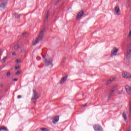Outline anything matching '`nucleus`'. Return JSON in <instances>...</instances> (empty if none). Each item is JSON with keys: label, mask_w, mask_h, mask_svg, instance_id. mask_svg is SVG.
I'll list each match as a JSON object with an SVG mask.
<instances>
[{"label": "nucleus", "mask_w": 131, "mask_h": 131, "mask_svg": "<svg viewBox=\"0 0 131 131\" xmlns=\"http://www.w3.org/2000/svg\"><path fill=\"white\" fill-rule=\"evenodd\" d=\"M59 121V116H56L54 117L53 119V123L55 124Z\"/></svg>", "instance_id": "nucleus-12"}, {"label": "nucleus", "mask_w": 131, "mask_h": 131, "mask_svg": "<svg viewBox=\"0 0 131 131\" xmlns=\"http://www.w3.org/2000/svg\"><path fill=\"white\" fill-rule=\"evenodd\" d=\"M130 54H131V45H129L127 47V51H126V58L129 59L130 58Z\"/></svg>", "instance_id": "nucleus-4"}, {"label": "nucleus", "mask_w": 131, "mask_h": 131, "mask_svg": "<svg viewBox=\"0 0 131 131\" xmlns=\"http://www.w3.org/2000/svg\"><path fill=\"white\" fill-rule=\"evenodd\" d=\"M45 29H43L41 32H40L38 37L37 38L35 41L33 43V46H36V45H37V43H38L39 42V41H40V40H42V37H43V35H45Z\"/></svg>", "instance_id": "nucleus-1"}, {"label": "nucleus", "mask_w": 131, "mask_h": 131, "mask_svg": "<svg viewBox=\"0 0 131 131\" xmlns=\"http://www.w3.org/2000/svg\"><path fill=\"white\" fill-rule=\"evenodd\" d=\"M21 98H22V96H21V95H18L17 96V99H21Z\"/></svg>", "instance_id": "nucleus-31"}, {"label": "nucleus", "mask_w": 131, "mask_h": 131, "mask_svg": "<svg viewBox=\"0 0 131 131\" xmlns=\"http://www.w3.org/2000/svg\"><path fill=\"white\" fill-rule=\"evenodd\" d=\"M128 2H129V0H128Z\"/></svg>", "instance_id": "nucleus-42"}, {"label": "nucleus", "mask_w": 131, "mask_h": 131, "mask_svg": "<svg viewBox=\"0 0 131 131\" xmlns=\"http://www.w3.org/2000/svg\"><path fill=\"white\" fill-rule=\"evenodd\" d=\"M36 59L38 61H39V60H41V58L40 57H37Z\"/></svg>", "instance_id": "nucleus-29"}, {"label": "nucleus", "mask_w": 131, "mask_h": 131, "mask_svg": "<svg viewBox=\"0 0 131 131\" xmlns=\"http://www.w3.org/2000/svg\"><path fill=\"white\" fill-rule=\"evenodd\" d=\"M83 107H86V104H85L84 105L82 106Z\"/></svg>", "instance_id": "nucleus-36"}, {"label": "nucleus", "mask_w": 131, "mask_h": 131, "mask_svg": "<svg viewBox=\"0 0 131 131\" xmlns=\"http://www.w3.org/2000/svg\"><path fill=\"white\" fill-rule=\"evenodd\" d=\"M38 95H37V92H36V90H33V95L32 97V101L33 103H35L36 102L37 99H38Z\"/></svg>", "instance_id": "nucleus-2"}, {"label": "nucleus", "mask_w": 131, "mask_h": 131, "mask_svg": "<svg viewBox=\"0 0 131 131\" xmlns=\"http://www.w3.org/2000/svg\"><path fill=\"white\" fill-rule=\"evenodd\" d=\"M21 53H24L25 52V49H23V50H21Z\"/></svg>", "instance_id": "nucleus-32"}, {"label": "nucleus", "mask_w": 131, "mask_h": 131, "mask_svg": "<svg viewBox=\"0 0 131 131\" xmlns=\"http://www.w3.org/2000/svg\"><path fill=\"white\" fill-rule=\"evenodd\" d=\"M21 72H22L21 71H17L16 73V75H19V74H20V73H21Z\"/></svg>", "instance_id": "nucleus-24"}, {"label": "nucleus", "mask_w": 131, "mask_h": 131, "mask_svg": "<svg viewBox=\"0 0 131 131\" xmlns=\"http://www.w3.org/2000/svg\"><path fill=\"white\" fill-rule=\"evenodd\" d=\"M129 115L130 116H131V102H129Z\"/></svg>", "instance_id": "nucleus-18"}, {"label": "nucleus", "mask_w": 131, "mask_h": 131, "mask_svg": "<svg viewBox=\"0 0 131 131\" xmlns=\"http://www.w3.org/2000/svg\"><path fill=\"white\" fill-rule=\"evenodd\" d=\"M7 76H10V75H11V73L10 72H8L6 74Z\"/></svg>", "instance_id": "nucleus-27"}, {"label": "nucleus", "mask_w": 131, "mask_h": 131, "mask_svg": "<svg viewBox=\"0 0 131 131\" xmlns=\"http://www.w3.org/2000/svg\"><path fill=\"white\" fill-rule=\"evenodd\" d=\"M40 130L42 131H49V130L46 128H40Z\"/></svg>", "instance_id": "nucleus-23"}, {"label": "nucleus", "mask_w": 131, "mask_h": 131, "mask_svg": "<svg viewBox=\"0 0 131 131\" xmlns=\"http://www.w3.org/2000/svg\"><path fill=\"white\" fill-rule=\"evenodd\" d=\"M43 58H45V56H43Z\"/></svg>", "instance_id": "nucleus-41"}, {"label": "nucleus", "mask_w": 131, "mask_h": 131, "mask_svg": "<svg viewBox=\"0 0 131 131\" xmlns=\"http://www.w3.org/2000/svg\"><path fill=\"white\" fill-rule=\"evenodd\" d=\"M6 61H7V57H5L3 59H2L1 61L2 63H6Z\"/></svg>", "instance_id": "nucleus-20"}, {"label": "nucleus", "mask_w": 131, "mask_h": 131, "mask_svg": "<svg viewBox=\"0 0 131 131\" xmlns=\"http://www.w3.org/2000/svg\"><path fill=\"white\" fill-rule=\"evenodd\" d=\"M15 50H18V49H20V46L19 45H16L14 46Z\"/></svg>", "instance_id": "nucleus-22"}, {"label": "nucleus", "mask_w": 131, "mask_h": 131, "mask_svg": "<svg viewBox=\"0 0 131 131\" xmlns=\"http://www.w3.org/2000/svg\"><path fill=\"white\" fill-rule=\"evenodd\" d=\"M15 18H20V17H21V15L15 13Z\"/></svg>", "instance_id": "nucleus-21"}, {"label": "nucleus", "mask_w": 131, "mask_h": 131, "mask_svg": "<svg viewBox=\"0 0 131 131\" xmlns=\"http://www.w3.org/2000/svg\"><path fill=\"white\" fill-rule=\"evenodd\" d=\"M84 14V11H83V10H82V11H80L78 13L77 16H76V18L77 20H78V19H80V18H81V17H82V15Z\"/></svg>", "instance_id": "nucleus-6"}, {"label": "nucleus", "mask_w": 131, "mask_h": 131, "mask_svg": "<svg viewBox=\"0 0 131 131\" xmlns=\"http://www.w3.org/2000/svg\"><path fill=\"white\" fill-rule=\"evenodd\" d=\"M122 93H123V91L121 90L118 92V95H122Z\"/></svg>", "instance_id": "nucleus-25"}, {"label": "nucleus", "mask_w": 131, "mask_h": 131, "mask_svg": "<svg viewBox=\"0 0 131 131\" xmlns=\"http://www.w3.org/2000/svg\"><path fill=\"white\" fill-rule=\"evenodd\" d=\"M27 33H24L23 34V36H25Z\"/></svg>", "instance_id": "nucleus-34"}, {"label": "nucleus", "mask_w": 131, "mask_h": 131, "mask_svg": "<svg viewBox=\"0 0 131 131\" xmlns=\"http://www.w3.org/2000/svg\"><path fill=\"white\" fill-rule=\"evenodd\" d=\"M0 53H1V51H0Z\"/></svg>", "instance_id": "nucleus-43"}, {"label": "nucleus", "mask_w": 131, "mask_h": 131, "mask_svg": "<svg viewBox=\"0 0 131 131\" xmlns=\"http://www.w3.org/2000/svg\"><path fill=\"white\" fill-rule=\"evenodd\" d=\"M7 0H4L1 1L0 4V10H5L6 9V6H7Z\"/></svg>", "instance_id": "nucleus-3"}, {"label": "nucleus", "mask_w": 131, "mask_h": 131, "mask_svg": "<svg viewBox=\"0 0 131 131\" xmlns=\"http://www.w3.org/2000/svg\"><path fill=\"white\" fill-rule=\"evenodd\" d=\"M122 76L124 78H131V74L127 72L123 73Z\"/></svg>", "instance_id": "nucleus-7"}, {"label": "nucleus", "mask_w": 131, "mask_h": 131, "mask_svg": "<svg viewBox=\"0 0 131 131\" xmlns=\"http://www.w3.org/2000/svg\"><path fill=\"white\" fill-rule=\"evenodd\" d=\"M16 62H17V63H20V62H21V59H17L16 60Z\"/></svg>", "instance_id": "nucleus-26"}, {"label": "nucleus", "mask_w": 131, "mask_h": 131, "mask_svg": "<svg viewBox=\"0 0 131 131\" xmlns=\"http://www.w3.org/2000/svg\"><path fill=\"white\" fill-rule=\"evenodd\" d=\"M125 90L127 93V94H128V95H130L131 94V87L129 86L128 85H126V86H125Z\"/></svg>", "instance_id": "nucleus-8"}, {"label": "nucleus", "mask_w": 131, "mask_h": 131, "mask_svg": "<svg viewBox=\"0 0 131 131\" xmlns=\"http://www.w3.org/2000/svg\"><path fill=\"white\" fill-rule=\"evenodd\" d=\"M115 91V89L112 90L111 91L110 94L108 95V98H111V97H112V96H113Z\"/></svg>", "instance_id": "nucleus-16"}, {"label": "nucleus", "mask_w": 131, "mask_h": 131, "mask_svg": "<svg viewBox=\"0 0 131 131\" xmlns=\"http://www.w3.org/2000/svg\"><path fill=\"white\" fill-rule=\"evenodd\" d=\"M112 90H115V91L116 90V87H113V89Z\"/></svg>", "instance_id": "nucleus-37"}, {"label": "nucleus", "mask_w": 131, "mask_h": 131, "mask_svg": "<svg viewBox=\"0 0 131 131\" xmlns=\"http://www.w3.org/2000/svg\"><path fill=\"white\" fill-rule=\"evenodd\" d=\"M0 130L8 131V128L6 127H2L0 128Z\"/></svg>", "instance_id": "nucleus-19"}, {"label": "nucleus", "mask_w": 131, "mask_h": 131, "mask_svg": "<svg viewBox=\"0 0 131 131\" xmlns=\"http://www.w3.org/2000/svg\"><path fill=\"white\" fill-rule=\"evenodd\" d=\"M94 129L95 131H103V129L102 128V126H100L99 124L95 125L93 126Z\"/></svg>", "instance_id": "nucleus-5"}, {"label": "nucleus", "mask_w": 131, "mask_h": 131, "mask_svg": "<svg viewBox=\"0 0 131 131\" xmlns=\"http://www.w3.org/2000/svg\"><path fill=\"white\" fill-rule=\"evenodd\" d=\"M13 81H18V79L17 78H15L13 79Z\"/></svg>", "instance_id": "nucleus-30"}, {"label": "nucleus", "mask_w": 131, "mask_h": 131, "mask_svg": "<svg viewBox=\"0 0 131 131\" xmlns=\"http://www.w3.org/2000/svg\"><path fill=\"white\" fill-rule=\"evenodd\" d=\"M114 79H115V78H111L110 79H109L106 83V85L109 84V83H111L112 81H114Z\"/></svg>", "instance_id": "nucleus-15"}, {"label": "nucleus", "mask_w": 131, "mask_h": 131, "mask_svg": "<svg viewBox=\"0 0 131 131\" xmlns=\"http://www.w3.org/2000/svg\"><path fill=\"white\" fill-rule=\"evenodd\" d=\"M59 2H61V0H57V1H56V3H55V5H58V3H59Z\"/></svg>", "instance_id": "nucleus-28"}, {"label": "nucleus", "mask_w": 131, "mask_h": 131, "mask_svg": "<svg viewBox=\"0 0 131 131\" xmlns=\"http://www.w3.org/2000/svg\"><path fill=\"white\" fill-rule=\"evenodd\" d=\"M1 88H3V87H4V84H2L1 85Z\"/></svg>", "instance_id": "nucleus-38"}, {"label": "nucleus", "mask_w": 131, "mask_h": 131, "mask_svg": "<svg viewBox=\"0 0 131 131\" xmlns=\"http://www.w3.org/2000/svg\"><path fill=\"white\" fill-rule=\"evenodd\" d=\"M17 69H19V66L15 67V70H17Z\"/></svg>", "instance_id": "nucleus-33"}, {"label": "nucleus", "mask_w": 131, "mask_h": 131, "mask_svg": "<svg viewBox=\"0 0 131 131\" xmlns=\"http://www.w3.org/2000/svg\"><path fill=\"white\" fill-rule=\"evenodd\" d=\"M43 62L46 63L47 66H49V65H52L53 59L50 58L49 59H45V61H44Z\"/></svg>", "instance_id": "nucleus-9"}, {"label": "nucleus", "mask_w": 131, "mask_h": 131, "mask_svg": "<svg viewBox=\"0 0 131 131\" xmlns=\"http://www.w3.org/2000/svg\"><path fill=\"white\" fill-rule=\"evenodd\" d=\"M122 117L124 118L125 121H126V120H127V117L126 116V113L123 112Z\"/></svg>", "instance_id": "nucleus-17"}, {"label": "nucleus", "mask_w": 131, "mask_h": 131, "mask_svg": "<svg viewBox=\"0 0 131 131\" xmlns=\"http://www.w3.org/2000/svg\"><path fill=\"white\" fill-rule=\"evenodd\" d=\"M53 64H52V67H53Z\"/></svg>", "instance_id": "nucleus-40"}, {"label": "nucleus", "mask_w": 131, "mask_h": 131, "mask_svg": "<svg viewBox=\"0 0 131 131\" xmlns=\"http://www.w3.org/2000/svg\"><path fill=\"white\" fill-rule=\"evenodd\" d=\"M115 12H116L117 15L118 16L120 15V9H119V7H118V6H116L115 7Z\"/></svg>", "instance_id": "nucleus-11"}, {"label": "nucleus", "mask_w": 131, "mask_h": 131, "mask_svg": "<svg viewBox=\"0 0 131 131\" xmlns=\"http://www.w3.org/2000/svg\"><path fill=\"white\" fill-rule=\"evenodd\" d=\"M68 77V76H66L65 77H64L60 81V84H63V83H64L65 82V81H66V80H67V78Z\"/></svg>", "instance_id": "nucleus-13"}, {"label": "nucleus", "mask_w": 131, "mask_h": 131, "mask_svg": "<svg viewBox=\"0 0 131 131\" xmlns=\"http://www.w3.org/2000/svg\"><path fill=\"white\" fill-rule=\"evenodd\" d=\"M2 68H5V66H4L2 67Z\"/></svg>", "instance_id": "nucleus-39"}, {"label": "nucleus", "mask_w": 131, "mask_h": 131, "mask_svg": "<svg viewBox=\"0 0 131 131\" xmlns=\"http://www.w3.org/2000/svg\"><path fill=\"white\" fill-rule=\"evenodd\" d=\"M49 16H50V11L47 12V14L45 16V22H48L49 20Z\"/></svg>", "instance_id": "nucleus-14"}, {"label": "nucleus", "mask_w": 131, "mask_h": 131, "mask_svg": "<svg viewBox=\"0 0 131 131\" xmlns=\"http://www.w3.org/2000/svg\"><path fill=\"white\" fill-rule=\"evenodd\" d=\"M117 52H118V49H115L114 48L112 51H111V53H112V56H116V54H117Z\"/></svg>", "instance_id": "nucleus-10"}, {"label": "nucleus", "mask_w": 131, "mask_h": 131, "mask_svg": "<svg viewBox=\"0 0 131 131\" xmlns=\"http://www.w3.org/2000/svg\"><path fill=\"white\" fill-rule=\"evenodd\" d=\"M12 55H13V56H16V53L13 52V53H12Z\"/></svg>", "instance_id": "nucleus-35"}]
</instances>
